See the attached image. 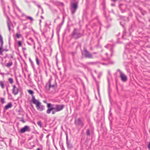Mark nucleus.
Listing matches in <instances>:
<instances>
[{"mask_svg": "<svg viewBox=\"0 0 150 150\" xmlns=\"http://www.w3.org/2000/svg\"><path fill=\"white\" fill-rule=\"evenodd\" d=\"M52 111V110H51V109L50 108H49L46 111V112H47V113L49 114L50 113L51 111Z\"/></svg>", "mask_w": 150, "mask_h": 150, "instance_id": "nucleus-21", "label": "nucleus"}, {"mask_svg": "<svg viewBox=\"0 0 150 150\" xmlns=\"http://www.w3.org/2000/svg\"><path fill=\"white\" fill-rule=\"evenodd\" d=\"M49 136V135H47V137H48Z\"/></svg>", "mask_w": 150, "mask_h": 150, "instance_id": "nucleus-42", "label": "nucleus"}, {"mask_svg": "<svg viewBox=\"0 0 150 150\" xmlns=\"http://www.w3.org/2000/svg\"><path fill=\"white\" fill-rule=\"evenodd\" d=\"M37 150H40V149L39 148H38Z\"/></svg>", "mask_w": 150, "mask_h": 150, "instance_id": "nucleus-38", "label": "nucleus"}, {"mask_svg": "<svg viewBox=\"0 0 150 150\" xmlns=\"http://www.w3.org/2000/svg\"><path fill=\"white\" fill-rule=\"evenodd\" d=\"M36 62L37 64L38 65H39V60L37 57H36Z\"/></svg>", "mask_w": 150, "mask_h": 150, "instance_id": "nucleus-23", "label": "nucleus"}, {"mask_svg": "<svg viewBox=\"0 0 150 150\" xmlns=\"http://www.w3.org/2000/svg\"><path fill=\"white\" fill-rule=\"evenodd\" d=\"M72 35L73 38L75 39H77L81 37V34L77 32V30L76 29H74Z\"/></svg>", "mask_w": 150, "mask_h": 150, "instance_id": "nucleus-4", "label": "nucleus"}, {"mask_svg": "<svg viewBox=\"0 0 150 150\" xmlns=\"http://www.w3.org/2000/svg\"><path fill=\"white\" fill-rule=\"evenodd\" d=\"M37 124L40 127H42V123L41 121H38Z\"/></svg>", "mask_w": 150, "mask_h": 150, "instance_id": "nucleus-20", "label": "nucleus"}, {"mask_svg": "<svg viewBox=\"0 0 150 150\" xmlns=\"http://www.w3.org/2000/svg\"><path fill=\"white\" fill-rule=\"evenodd\" d=\"M18 46L19 47H21L22 46V43L21 41H19L18 42Z\"/></svg>", "mask_w": 150, "mask_h": 150, "instance_id": "nucleus-26", "label": "nucleus"}, {"mask_svg": "<svg viewBox=\"0 0 150 150\" xmlns=\"http://www.w3.org/2000/svg\"><path fill=\"white\" fill-rule=\"evenodd\" d=\"M0 86L1 87V88L4 89V82L2 81H0Z\"/></svg>", "mask_w": 150, "mask_h": 150, "instance_id": "nucleus-15", "label": "nucleus"}, {"mask_svg": "<svg viewBox=\"0 0 150 150\" xmlns=\"http://www.w3.org/2000/svg\"><path fill=\"white\" fill-rule=\"evenodd\" d=\"M92 62H88V64H92Z\"/></svg>", "mask_w": 150, "mask_h": 150, "instance_id": "nucleus-36", "label": "nucleus"}, {"mask_svg": "<svg viewBox=\"0 0 150 150\" xmlns=\"http://www.w3.org/2000/svg\"><path fill=\"white\" fill-rule=\"evenodd\" d=\"M16 7L18 9V10L19 11H21V10H20V9L18 8V7L16 6Z\"/></svg>", "mask_w": 150, "mask_h": 150, "instance_id": "nucleus-34", "label": "nucleus"}, {"mask_svg": "<svg viewBox=\"0 0 150 150\" xmlns=\"http://www.w3.org/2000/svg\"><path fill=\"white\" fill-rule=\"evenodd\" d=\"M21 36V34H20L18 33L16 34V36L17 38H19Z\"/></svg>", "mask_w": 150, "mask_h": 150, "instance_id": "nucleus-25", "label": "nucleus"}, {"mask_svg": "<svg viewBox=\"0 0 150 150\" xmlns=\"http://www.w3.org/2000/svg\"><path fill=\"white\" fill-rule=\"evenodd\" d=\"M29 40H31L32 42H33V40L31 38H29Z\"/></svg>", "mask_w": 150, "mask_h": 150, "instance_id": "nucleus-31", "label": "nucleus"}, {"mask_svg": "<svg viewBox=\"0 0 150 150\" xmlns=\"http://www.w3.org/2000/svg\"><path fill=\"white\" fill-rule=\"evenodd\" d=\"M110 57L109 56H108V53H105V55L107 57L106 59V60H109V59H110V57H112V50H110Z\"/></svg>", "mask_w": 150, "mask_h": 150, "instance_id": "nucleus-12", "label": "nucleus"}, {"mask_svg": "<svg viewBox=\"0 0 150 150\" xmlns=\"http://www.w3.org/2000/svg\"><path fill=\"white\" fill-rule=\"evenodd\" d=\"M30 127L28 126L25 125L24 127L21 129L20 132L21 133H23L25 132H29L30 131Z\"/></svg>", "mask_w": 150, "mask_h": 150, "instance_id": "nucleus-5", "label": "nucleus"}, {"mask_svg": "<svg viewBox=\"0 0 150 150\" xmlns=\"http://www.w3.org/2000/svg\"><path fill=\"white\" fill-rule=\"evenodd\" d=\"M110 45L109 44L106 47L108 48H109L110 47Z\"/></svg>", "mask_w": 150, "mask_h": 150, "instance_id": "nucleus-33", "label": "nucleus"}, {"mask_svg": "<svg viewBox=\"0 0 150 150\" xmlns=\"http://www.w3.org/2000/svg\"><path fill=\"white\" fill-rule=\"evenodd\" d=\"M12 86L13 87L12 93L15 95H16L19 92V89L17 88L15 85H12Z\"/></svg>", "mask_w": 150, "mask_h": 150, "instance_id": "nucleus-7", "label": "nucleus"}, {"mask_svg": "<svg viewBox=\"0 0 150 150\" xmlns=\"http://www.w3.org/2000/svg\"><path fill=\"white\" fill-rule=\"evenodd\" d=\"M86 133V134L88 135H90V131L89 129L87 130Z\"/></svg>", "mask_w": 150, "mask_h": 150, "instance_id": "nucleus-28", "label": "nucleus"}, {"mask_svg": "<svg viewBox=\"0 0 150 150\" xmlns=\"http://www.w3.org/2000/svg\"><path fill=\"white\" fill-rule=\"evenodd\" d=\"M66 138L67 139H68V137L67 135L66 136Z\"/></svg>", "mask_w": 150, "mask_h": 150, "instance_id": "nucleus-37", "label": "nucleus"}, {"mask_svg": "<svg viewBox=\"0 0 150 150\" xmlns=\"http://www.w3.org/2000/svg\"><path fill=\"white\" fill-rule=\"evenodd\" d=\"M148 147L149 149L150 150V142H149V143L148 146Z\"/></svg>", "mask_w": 150, "mask_h": 150, "instance_id": "nucleus-30", "label": "nucleus"}, {"mask_svg": "<svg viewBox=\"0 0 150 150\" xmlns=\"http://www.w3.org/2000/svg\"><path fill=\"white\" fill-rule=\"evenodd\" d=\"M3 45L1 44V46H0V54H1L2 53L3 51L1 50L3 48Z\"/></svg>", "mask_w": 150, "mask_h": 150, "instance_id": "nucleus-19", "label": "nucleus"}, {"mask_svg": "<svg viewBox=\"0 0 150 150\" xmlns=\"http://www.w3.org/2000/svg\"><path fill=\"white\" fill-rule=\"evenodd\" d=\"M51 106L52 107L53 106V105H51L50 103H48L47 105V107L48 108H50Z\"/></svg>", "mask_w": 150, "mask_h": 150, "instance_id": "nucleus-27", "label": "nucleus"}, {"mask_svg": "<svg viewBox=\"0 0 150 150\" xmlns=\"http://www.w3.org/2000/svg\"><path fill=\"white\" fill-rule=\"evenodd\" d=\"M56 111H53L52 112V114H54L55 113Z\"/></svg>", "mask_w": 150, "mask_h": 150, "instance_id": "nucleus-32", "label": "nucleus"}, {"mask_svg": "<svg viewBox=\"0 0 150 150\" xmlns=\"http://www.w3.org/2000/svg\"><path fill=\"white\" fill-rule=\"evenodd\" d=\"M0 101L2 103H4V98H0Z\"/></svg>", "mask_w": 150, "mask_h": 150, "instance_id": "nucleus-24", "label": "nucleus"}, {"mask_svg": "<svg viewBox=\"0 0 150 150\" xmlns=\"http://www.w3.org/2000/svg\"><path fill=\"white\" fill-rule=\"evenodd\" d=\"M32 101L35 105L37 109L39 111H42L45 109L44 106L42 105L39 100H36L34 96H33Z\"/></svg>", "mask_w": 150, "mask_h": 150, "instance_id": "nucleus-1", "label": "nucleus"}, {"mask_svg": "<svg viewBox=\"0 0 150 150\" xmlns=\"http://www.w3.org/2000/svg\"><path fill=\"white\" fill-rule=\"evenodd\" d=\"M38 7L39 8H40V7H41L40 6V5H38Z\"/></svg>", "mask_w": 150, "mask_h": 150, "instance_id": "nucleus-39", "label": "nucleus"}, {"mask_svg": "<svg viewBox=\"0 0 150 150\" xmlns=\"http://www.w3.org/2000/svg\"><path fill=\"white\" fill-rule=\"evenodd\" d=\"M26 18L27 19H30L31 21H33V19L31 17L29 16H26Z\"/></svg>", "mask_w": 150, "mask_h": 150, "instance_id": "nucleus-17", "label": "nucleus"}, {"mask_svg": "<svg viewBox=\"0 0 150 150\" xmlns=\"http://www.w3.org/2000/svg\"><path fill=\"white\" fill-rule=\"evenodd\" d=\"M45 88L47 91H48L50 90L51 92H53L55 90L56 88V85H51V80H50L48 83L46 84Z\"/></svg>", "mask_w": 150, "mask_h": 150, "instance_id": "nucleus-2", "label": "nucleus"}, {"mask_svg": "<svg viewBox=\"0 0 150 150\" xmlns=\"http://www.w3.org/2000/svg\"><path fill=\"white\" fill-rule=\"evenodd\" d=\"M13 64V63L11 61H10L7 63L6 65V66L7 67H9Z\"/></svg>", "mask_w": 150, "mask_h": 150, "instance_id": "nucleus-14", "label": "nucleus"}, {"mask_svg": "<svg viewBox=\"0 0 150 150\" xmlns=\"http://www.w3.org/2000/svg\"><path fill=\"white\" fill-rule=\"evenodd\" d=\"M35 43L34 42V47H33V48L34 49H35Z\"/></svg>", "mask_w": 150, "mask_h": 150, "instance_id": "nucleus-35", "label": "nucleus"}, {"mask_svg": "<svg viewBox=\"0 0 150 150\" xmlns=\"http://www.w3.org/2000/svg\"><path fill=\"white\" fill-rule=\"evenodd\" d=\"M28 91L30 94L32 95V96H33V94L34 93V92L33 91L30 90H28Z\"/></svg>", "mask_w": 150, "mask_h": 150, "instance_id": "nucleus-16", "label": "nucleus"}, {"mask_svg": "<svg viewBox=\"0 0 150 150\" xmlns=\"http://www.w3.org/2000/svg\"><path fill=\"white\" fill-rule=\"evenodd\" d=\"M0 42H1V44L3 45V38L0 35Z\"/></svg>", "mask_w": 150, "mask_h": 150, "instance_id": "nucleus-22", "label": "nucleus"}, {"mask_svg": "<svg viewBox=\"0 0 150 150\" xmlns=\"http://www.w3.org/2000/svg\"><path fill=\"white\" fill-rule=\"evenodd\" d=\"M7 25L8 28V30L9 31H10L11 30V26L12 25L11 23L10 22V21H8L7 22Z\"/></svg>", "mask_w": 150, "mask_h": 150, "instance_id": "nucleus-13", "label": "nucleus"}, {"mask_svg": "<svg viewBox=\"0 0 150 150\" xmlns=\"http://www.w3.org/2000/svg\"><path fill=\"white\" fill-rule=\"evenodd\" d=\"M30 60L31 61V59H30Z\"/></svg>", "mask_w": 150, "mask_h": 150, "instance_id": "nucleus-43", "label": "nucleus"}, {"mask_svg": "<svg viewBox=\"0 0 150 150\" xmlns=\"http://www.w3.org/2000/svg\"><path fill=\"white\" fill-rule=\"evenodd\" d=\"M6 90H7V91H8V88H7V89H6Z\"/></svg>", "mask_w": 150, "mask_h": 150, "instance_id": "nucleus-40", "label": "nucleus"}, {"mask_svg": "<svg viewBox=\"0 0 150 150\" xmlns=\"http://www.w3.org/2000/svg\"><path fill=\"white\" fill-rule=\"evenodd\" d=\"M84 54L86 58H92V55L85 49H84Z\"/></svg>", "mask_w": 150, "mask_h": 150, "instance_id": "nucleus-9", "label": "nucleus"}, {"mask_svg": "<svg viewBox=\"0 0 150 150\" xmlns=\"http://www.w3.org/2000/svg\"><path fill=\"white\" fill-rule=\"evenodd\" d=\"M77 6L78 5L76 3H74L72 4L71 11L72 14H74L75 13L77 8Z\"/></svg>", "mask_w": 150, "mask_h": 150, "instance_id": "nucleus-6", "label": "nucleus"}, {"mask_svg": "<svg viewBox=\"0 0 150 150\" xmlns=\"http://www.w3.org/2000/svg\"><path fill=\"white\" fill-rule=\"evenodd\" d=\"M12 103H9L5 106V109L6 110H7L11 108L12 107Z\"/></svg>", "mask_w": 150, "mask_h": 150, "instance_id": "nucleus-11", "label": "nucleus"}, {"mask_svg": "<svg viewBox=\"0 0 150 150\" xmlns=\"http://www.w3.org/2000/svg\"><path fill=\"white\" fill-rule=\"evenodd\" d=\"M118 71L119 72L120 77L122 81L123 82L126 81L127 80V76L120 70H118Z\"/></svg>", "mask_w": 150, "mask_h": 150, "instance_id": "nucleus-3", "label": "nucleus"}, {"mask_svg": "<svg viewBox=\"0 0 150 150\" xmlns=\"http://www.w3.org/2000/svg\"><path fill=\"white\" fill-rule=\"evenodd\" d=\"M56 108V112H59L62 110L64 107V105H55Z\"/></svg>", "mask_w": 150, "mask_h": 150, "instance_id": "nucleus-8", "label": "nucleus"}, {"mask_svg": "<svg viewBox=\"0 0 150 150\" xmlns=\"http://www.w3.org/2000/svg\"><path fill=\"white\" fill-rule=\"evenodd\" d=\"M75 123L78 125H81V126L83 125V124L81 121L80 118H79L75 121Z\"/></svg>", "mask_w": 150, "mask_h": 150, "instance_id": "nucleus-10", "label": "nucleus"}, {"mask_svg": "<svg viewBox=\"0 0 150 150\" xmlns=\"http://www.w3.org/2000/svg\"><path fill=\"white\" fill-rule=\"evenodd\" d=\"M112 6H114V4H112Z\"/></svg>", "mask_w": 150, "mask_h": 150, "instance_id": "nucleus-41", "label": "nucleus"}, {"mask_svg": "<svg viewBox=\"0 0 150 150\" xmlns=\"http://www.w3.org/2000/svg\"><path fill=\"white\" fill-rule=\"evenodd\" d=\"M8 81L9 82V83L11 84H12L13 82V79L11 78H9L8 79Z\"/></svg>", "mask_w": 150, "mask_h": 150, "instance_id": "nucleus-18", "label": "nucleus"}, {"mask_svg": "<svg viewBox=\"0 0 150 150\" xmlns=\"http://www.w3.org/2000/svg\"><path fill=\"white\" fill-rule=\"evenodd\" d=\"M52 110H55V111H56V106H55V107H52L50 108Z\"/></svg>", "mask_w": 150, "mask_h": 150, "instance_id": "nucleus-29", "label": "nucleus"}]
</instances>
